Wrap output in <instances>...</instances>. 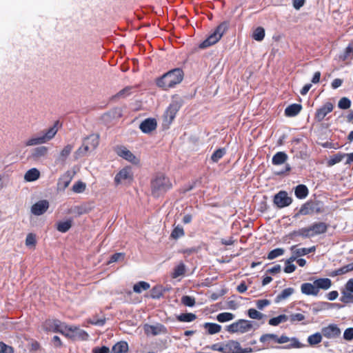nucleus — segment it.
<instances>
[{
    "mask_svg": "<svg viewBox=\"0 0 353 353\" xmlns=\"http://www.w3.org/2000/svg\"><path fill=\"white\" fill-rule=\"evenodd\" d=\"M165 292V289L162 285H156L151 290L150 296L154 299H160Z\"/></svg>",
    "mask_w": 353,
    "mask_h": 353,
    "instance_id": "473e14b6",
    "label": "nucleus"
},
{
    "mask_svg": "<svg viewBox=\"0 0 353 353\" xmlns=\"http://www.w3.org/2000/svg\"><path fill=\"white\" fill-rule=\"evenodd\" d=\"M185 272V266L183 263H180L178 265H176L173 270L172 276V278H177L181 275H183Z\"/></svg>",
    "mask_w": 353,
    "mask_h": 353,
    "instance_id": "58836bf2",
    "label": "nucleus"
},
{
    "mask_svg": "<svg viewBox=\"0 0 353 353\" xmlns=\"http://www.w3.org/2000/svg\"><path fill=\"white\" fill-rule=\"evenodd\" d=\"M196 318V316L193 313H183L177 316V319L181 322H192Z\"/></svg>",
    "mask_w": 353,
    "mask_h": 353,
    "instance_id": "a19ab883",
    "label": "nucleus"
},
{
    "mask_svg": "<svg viewBox=\"0 0 353 353\" xmlns=\"http://www.w3.org/2000/svg\"><path fill=\"white\" fill-rule=\"evenodd\" d=\"M351 105V101L347 97H342L339 103L338 107L342 110H346Z\"/></svg>",
    "mask_w": 353,
    "mask_h": 353,
    "instance_id": "3c124183",
    "label": "nucleus"
},
{
    "mask_svg": "<svg viewBox=\"0 0 353 353\" xmlns=\"http://www.w3.org/2000/svg\"><path fill=\"white\" fill-rule=\"evenodd\" d=\"M314 284L319 292V290H327L332 286V281L328 278H320L314 281Z\"/></svg>",
    "mask_w": 353,
    "mask_h": 353,
    "instance_id": "4be33fe9",
    "label": "nucleus"
},
{
    "mask_svg": "<svg viewBox=\"0 0 353 353\" xmlns=\"http://www.w3.org/2000/svg\"><path fill=\"white\" fill-rule=\"evenodd\" d=\"M334 105L332 103H325L322 107L316 110L315 119L319 122L323 121L325 116L332 111Z\"/></svg>",
    "mask_w": 353,
    "mask_h": 353,
    "instance_id": "4468645a",
    "label": "nucleus"
},
{
    "mask_svg": "<svg viewBox=\"0 0 353 353\" xmlns=\"http://www.w3.org/2000/svg\"><path fill=\"white\" fill-rule=\"evenodd\" d=\"M40 172L37 168H32L26 172L24 179L26 181H34L39 178Z\"/></svg>",
    "mask_w": 353,
    "mask_h": 353,
    "instance_id": "c756f323",
    "label": "nucleus"
},
{
    "mask_svg": "<svg viewBox=\"0 0 353 353\" xmlns=\"http://www.w3.org/2000/svg\"><path fill=\"white\" fill-rule=\"evenodd\" d=\"M295 250H296V254L299 255V256H304V255H306V254H307L309 253L314 252L315 251V247L312 246V247L309 248H295Z\"/></svg>",
    "mask_w": 353,
    "mask_h": 353,
    "instance_id": "8fccbe9b",
    "label": "nucleus"
},
{
    "mask_svg": "<svg viewBox=\"0 0 353 353\" xmlns=\"http://www.w3.org/2000/svg\"><path fill=\"white\" fill-rule=\"evenodd\" d=\"M264 37L265 30L262 27L256 28L252 34V38L257 41H262L264 39Z\"/></svg>",
    "mask_w": 353,
    "mask_h": 353,
    "instance_id": "79ce46f5",
    "label": "nucleus"
},
{
    "mask_svg": "<svg viewBox=\"0 0 353 353\" xmlns=\"http://www.w3.org/2000/svg\"><path fill=\"white\" fill-rule=\"evenodd\" d=\"M36 244V236L32 233L27 235L26 239V245L29 248L34 247Z\"/></svg>",
    "mask_w": 353,
    "mask_h": 353,
    "instance_id": "6e6d98bb",
    "label": "nucleus"
},
{
    "mask_svg": "<svg viewBox=\"0 0 353 353\" xmlns=\"http://www.w3.org/2000/svg\"><path fill=\"white\" fill-rule=\"evenodd\" d=\"M184 235V231L181 226L177 225L174 228L171 233V237L177 239Z\"/></svg>",
    "mask_w": 353,
    "mask_h": 353,
    "instance_id": "de8ad7c7",
    "label": "nucleus"
},
{
    "mask_svg": "<svg viewBox=\"0 0 353 353\" xmlns=\"http://www.w3.org/2000/svg\"><path fill=\"white\" fill-rule=\"evenodd\" d=\"M225 152L224 149H218L216 150L211 157V159L214 162H217L220 159H221L225 154Z\"/></svg>",
    "mask_w": 353,
    "mask_h": 353,
    "instance_id": "603ef678",
    "label": "nucleus"
},
{
    "mask_svg": "<svg viewBox=\"0 0 353 353\" xmlns=\"http://www.w3.org/2000/svg\"><path fill=\"white\" fill-rule=\"evenodd\" d=\"M0 353H14V349L3 342H0Z\"/></svg>",
    "mask_w": 353,
    "mask_h": 353,
    "instance_id": "13d9d810",
    "label": "nucleus"
},
{
    "mask_svg": "<svg viewBox=\"0 0 353 353\" xmlns=\"http://www.w3.org/2000/svg\"><path fill=\"white\" fill-rule=\"evenodd\" d=\"M48 148L46 146H39L33 149L31 157L34 160H39L48 154Z\"/></svg>",
    "mask_w": 353,
    "mask_h": 353,
    "instance_id": "393cba45",
    "label": "nucleus"
},
{
    "mask_svg": "<svg viewBox=\"0 0 353 353\" xmlns=\"http://www.w3.org/2000/svg\"><path fill=\"white\" fill-rule=\"evenodd\" d=\"M235 316L230 312H222L216 316V320L220 323L228 322L234 319Z\"/></svg>",
    "mask_w": 353,
    "mask_h": 353,
    "instance_id": "e433bc0d",
    "label": "nucleus"
},
{
    "mask_svg": "<svg viewBox=\"0 0 353 353\" xmlns=\"http://www.w3.org/2000/svg\"><path fill=\"white\" fill-rule=\"evenodd\" d=\"M353 292H350L346 289L341 291V296L340 301L344 303H353Z\"/></svg>",
    "mask_w": 353,
    "mask_h": 353,
    "instance_id": "f704fd0d",
    "label": "nucleus"
},
{
    "mask_svg": "<svg viewBox=\"0 0 353 353\" xmlns=\"http://www.w3.org/2000/svg\"><path fill=\"white\" fill-rule=\"evenodd\" d=\"M183 79V72L180 68H175L168 71L158 78L156 81L157 86L168 90L180 83Z\"/></svg>",
    "mask_w": 353,
    "mask_h": 353,
    "instance_id": "f257e3e1",
    "label": "nucleus"
},
{
    "mask_svg": "<svg viewBox=\"0 0 353 353\" xmlns=\"http://www.w3.org/2000/svg\"><path fill=\"white\" fill-rule=\"evenodd\" d=\"M86 188V185L85 183L82 181L76 182L72 187V190L75 193H81L83 192Z\"/></svg>",
    "mask_w": 353,
    "mask_h": 353,
    "instance_id": "49530a36",
    "label": "nucleus"
},
{
    "mask_svg": "<svg viewBox=\"0 0 353 353\" xmlns=\"http://www.w3.org/2000/svg\"><path fill=\"white\" fill-rule=\"evenodd\" d=\"M170 179L163 174H158L152 181V194L159 197L172 188Z\"/></svg>",
    "mask_w": 353,
    "mask_h": 353,
    "instance_id": "7ed1b4c3",
    "label": "nucleus"
},
{
    "mask_svg": "<svg viewBox=\"0 0 353 353\" xmlns=\"http://www.w3.org/2000/svg\"><path fill=\"white\" fill-rule=\"evenodd\" d=\"M225 353H245L246 351H243L240 343L236 341H229L225 344Z\"/></svg>",
    "mask_w": 353,
    "mask_h": 353,
    "instance_id": "6ab92c4d",
    "label": "nucleus"
},
{
    "mask_svg": "<svg viewBox=\"0 0 353 353\" xmlns=\"http://www.w3.org/2000/svg\"><path fill=\"white\" fill-rule=\"evenodd\" d=\"M124 257H125V254L123 253H121V252L115 253L111 256L110 260L109 261V263H114V262L123 261Z\"/></svg>",
    "mask_w": 353,
    "mask_h": 353,
    "instance_id": "bf43d9fd",
    "label": "nucleus"
},
{
    "mask_svg": "<svg viewBox=\"0 0 353 353\" xmlns=\"http://www.w3.org/2000/svg\"><path fill=\"white\" fill-rule=\"evenodd\" d=\"M66 188V179L63 176L61 177L57 183L58 192H64Z\"/></svg>",
    "mask_w": 353,
    "mask_h": 353,
    "instance_id": "052dcab7",
    "label": "nucleus"
},
{
    "mask_svg": "<svg viewBox=\"0 0 353 353\" xmlns=\"http://www.w3.org/2000/svg\"><path fill=\"white\" fill-rule=\"evenodd\" d=\"M285 252V250L283 248H276L271 250L267 256V259L269 260L274 259L280 256H282Z\"/></svg>",
    "mask_w": 353,
    "mask_h": 353,
    "instance_id": "c03bdc74",
    "label": "nucleus"
},
{
    "mask_svg": "<svg viewBox=\"0 0 353 353\" xmlns=\"http://www.w3.org/2000/svg\"><path fill=\"white\" fill-rule=\"evenodd\" d=\"M181 108V103L178 101H173L169 107L167 108L165 114H164V119L166 122L168 123H170L175 118V116L179 111V110Z\"/></svg>",
    "mask_w": 353,
    "mask_h": 353,
    "instance_id": "1a4fd4ad",
    "label": "nucleus"
},
{
    "mask_svg": "<svg viewBox=\"0 0 353 353\" xmlns=\"http://www.w3.org/2000/svg\"><path fill=\"white\" fill-rule=\"evenodd\" d=\"M181 303L185 306L192 307L195 305V299L190 296H183L181 298Z\"/></svg>",
    "mask_w": 353,
    "mask_h": 353,
    "instance_id": "864d4df0",
    "label": "nucleus"
},
{
    "mask_svg": "<svg viewBox=\"0 0 353 353\" xmlns=\"http://www.w3.org/2000/svg\"><path fill=\"white\" fill-rule=\"evenodd\" d=\"M302 110V105L298 103H293L288 105L285 110V114L288 117H295Z\"/></svg>",
    "mask_w": 353,
    "mask_h": 353,
    "instance_id": "5701e85b",
    "label": "nucleus"
},
{
    "mask_svg": "<svg viewBox=\"0 0 353 353\" xmlns=\"http://www.w3.org/2000/svg\"><path fill=\"white\" fill-rule=\"evenodd\" d=\"M292 202L291 197L288 196L285 191H280L274 197V203L279 208L290 205Z\"/></svg>",
    "mask_w": 353,
    "mask_h": 353,
    "instance_id": "0eeeda50",
    "label": "nucleus"
},
{
    "mask_svg": "<svg viewBox=\"0 0 353 353\" xmlns=\"http://www.w3.org/2000/svg\"><path fill=\"white\" fill-rule=\"evenodd\" d=\"M144 330L147 334H152L153 336L165 334L167 332L166 327L160 323L156 325L146 324L144 326Z\"/></svg>",
    "mask_w": 353,
    "mask_h": 353,
    "instance_id": "f8f14e48",
    "label": "nucleus"
},
{
    "mask_svg": "<svg viewBox=\"0 0 353 353\" xmlns=\"http://www.w3.org/2000/svg\"><path fill=\"white\" fill-rule=\"evenodd\" d=\"M301 291L305 295L317 296L319 294L318 290L314 284V281L311 283H304L301 286Z\"/></svg>",
    "mask_w": 353,
    "mask_h": 353,
    "instance_id": "aec40b11",
    "label": "nucleus"
},
{
    "mask_svg": "<svg viewBox=\"0 0 353 353\" xmlns=\"http://www.w3.org/2000/svg\"><path fill=\"white\" fill-rule=\"evenodd\" d=\"M343 339L348 341L353 340V327L347 328L344 331Z\"/></svg>",
    "mask_w": 353,
    "mask_h": 353,
    "instance_id": "680f3d73",
    "label": "nucleus"
},
{
    "mask_svg": "<svg viewBox=\"0 0 353 353\" xmlns=\"http://www.w3.org/2000/svg\"><path fill=\"white\" fill-rule=\"evenodd\" d=\"M149 288L150 284L145 281H139L133 286V290L136 293H141L142 290H147Z\"/></svg>",
    "mask_w": 353,
    "mask_h": 353,
    "instance_id": "ea45409f",
    "label": "nucleus"
},
{
    "mask_svg": "<svg viewBox=\"0 0 353 353\" xmlns=\"http://www.w3.org/2000/svg\"><path fill=\"white\" fill-rule=\"evenodd\" d=\"M210 349L214 351H218V352H223V353H225V344L224 345H221V344H219V343L213 344L210 347Z\"/></svg>",
    "mask_w": 353,
    "mask_h": 353,
    "instance_id": "338daca9",
    "label": "nucleus"
},
{
    "mask_svg": "<svg viewBox=\"0 0 353 353\" xmlns=\"http://www.w3.org/2000/svg\"><path fill=\"white\" fill-rule=\"evenodd\" d=\"M253 327L250 321L245 319H239L237 321L227 325L225 330L230 333H241L243 334L249 332Z\"/></svg>",
    "mask_w": 353,
    "mask_h": 353,
    "instance_id": "423d86ee",
    "label": "nucleus"
},
{
    "mask_svg": "<svg viewBox=\"0 0 353 353\" xmlns=\"http://www.w3.org/2000/svg\"><path fill=\"white\" fill-rule=\"evenodd\" d=\"M290 320L291 322L294 323L296 321H301L305 319V316L302 314L297 313V314H292L290 316Z\"/></svg>",
    "mask_w": 353,
    "mask_h": 353,
    "instance_id": "e2e57ef3",
    "label": "nucleus"
},
{
    "mask_svg": "<svg viewBox=\"0 0 353 353\" xmlns=\"http://www.w3.org/2000/svg\"><path fill=\"white\" fill-rule=\"evenodd\" d=\"M92 352L93 353H109L110 349H109V347H108L106 346H102L101 347H97L92 350Z\"/></svg>",
    "mask_w": 353,
    "mask_h": 353,
    "instance_id": "774afa93",
    "label": "nucleus"
},
{
    "mask_svg": "<svg viewBox=\"0 0 353 353\" xmlns=\"http://www.w3.org/2000/svg\"><path fill=\"white\" fill-rule=\"evenodd\" d=\"M203 327L207 329L208 334H214L219 332L221 330V326L216 323H205Z\"/></svg>",
    "mask_w": 353,
    "mask_h": 353,
    "instance_id": "2f4dec72",
    "label": "nucleus"
},
{
    "mask_svg": "<svg viewBox=\"0 0 353 353\" xmlns=\"http://www.w3.org/2000/svg\"><path fill=\"white\" fill-rule=\"evenodd\" d=\"M322 336H323V334L319 332L313 334L308 336L307 342L310 345H317L321 342Z\"/></svg>",
    "mask_w": 353,
    "mask_h": 353,
    "instance_id": "4c0bfd02",
    "label": "nucleus"
},
{
    "mask_svg": "<svg viewBox=\"0 0 353 353\" xmlns=\"http://www.w3.org/2000/svg\"><path fill=\"white\" fill-rule=\"evenodd\" d=\"M345 154L338 153L334 155L328 161L329 165H334L336 163L341 162L345 157Z\"/></svg>",
    "mask_w": 353,
    "mask_h": 353,
    "instance_id": "09e8293b",
    "label": "nucleus"
},
{
    "mask_svg": "<svg viewBox=\"0 0 353 353\" xmlns=\"http://www.w3.org/2000/svg\"><path fill=\"white\" fill-rule=\"evenodd\" d=\"M61 125L59 121H55L52 126L41 131L38 134L27 140L25 145L33 146L48 142L54 137Z\"/></svg>",
    "mask_w": 353,
    "mask_h": 353,
    "instance_id": "f03ea898",
    "label": "nucleus"
},
{
    "mask_svg": "<svg viewBox=\"0 0 353 353\" xmlns=\"http://www.w3.org/2000/svg\"><path fill=\"white\" fill-rule=\"evenodd\" d=\"M157 123L155 119L148 118L143 121L140 125V130L145 134L150 133L157 128Z\"/></svg>",
    "mask_w": 353,
    "mask_h": 353,
    "instance_id": "ddd939ff",
    "label": "nucleus"
},
{
    "mask_svg": "<svg viewBox=\"0 0 353 353\" xmlns=\"http://www.w3.org/2000/svg\"><path fill=\"white\" fill-rule=\"evenodd\" d=\"M312 236L326 232L328 225L324 222H317L310 225Z\"/></svg>",
    "mask_w": 353,
    "mask_h": 353,
    "instance_id": "f3484780",
    "label": "nucleus"
},
{
    "mask_svg": "<svg viewBox=\"0 0 353 353\" xmlns=\"http://www.w3.org/2000/svg\"><path fill=\"white\" fill-rule=\"evenodd\" d=\"M132 173L130 168L126 167L121 170L114 177V182L117 185L123 183L126 181H131Z\"/></svg>",
    "mask_w": 353,
    "mask_h": 353,
    "instance_id": "9b49d317",
    "label": "nucleus"
},
{
    "mask_svg": "<svg viewBox=\"0 0 353 353\" xmlns=\"http://www.w3.org/2000/svg\"><path fill=\"white\" fill-rule=\"evenodd\" d=\"M334 304L328 302H318L312 304V312L316 314L322 310H327L334 308Z\"/></svg>",
    "mask_w": 353,
    "mask_h": 353,
    "instance_id": "b1692460",
    "label": "nucleus"
},
{
    "mask_svg": "<svg viewBox=\"0 0 353 353\" xmlns=\"http://www.w3.org/2000/svg\"><path fill=\"white\" fill-rule=\"evenodd\" d=\"M288 158L287 154L284 152H278L273 156L272 163L273 165H279L285 163Z\"/></svg>",
    "mask_w": 353,
    "mask_h": 353,
    "instance_id": "bb28decb",
    "label": "nucleus"
},
{
    "mask_svg": "<svg viewBox=\"0 0 353 353\" xmlns=\"http://www.w3.org/2000/svg\"><path fill=\"white\" fill-rule=\"evenodd\" d=\"M289 319V317L285 314H281L276 317L272 318L269 320V325L272 326H276L281 323H284Z\"/></svg>",
    "mask_w": 353,
    "mask_h": 353,
    "instance_id": "c9c22d12",
    "label": "nucleus"
},
{
    "mask_svg": "<svg viewBox=\"0 0 353 353\" xmlns=\"http://www.w3.org/2000/svg\"><path fill=\"white\" fill-rule=\"evenodd\" d=\"M99 143V137L98 134H92L83 139V144L76 152V158L83 157L93 152Z\"/></svg>",
    "mask_w": 353,
    "mask_h": 353,
    "instance_id": "20e7f679",
    "label": "nucleus"
},
{
    "mask_svg": "<svg viewBox=\"0 0 353 353\" xmlns=\"http://www.w3.org/2000/svg\"><path fill=\"white\" fill-rule=\"evenodd\" d=\"M314 212H319V210H315L314 205L312 203L307 202L301 206L299 212L294 215V217L296 218L299 215L312 214Z\"/></svg>",
    "mask_w": 353,
    "mask_h": 353,
    "instance_id": "412c9836",
    "label": "nucleus"
},
{
    "mask_svg": "<svg viewBox=\"0 0 353 353\" xmlns=\"http://www.w3.org/2000/svg\"><path fill=\"white\" fill-rule=\"evenodd\" d=\"M248 315L250 319L256 320H261L265 316V314L254 308H250L248 310Z\"/></svg>",
    "mask_w": 353,
    "mask_h": 353,
    "instance_id": "37998d69",
    "label": "nucleus"
},
{
    "mask_svg": "<svg viewBox=\"0 0 353 353\" xmlns=\"http://www.w3.org/2000/svg\"><path fill=\"white\" fill-rule=\"evenodd\" d=\"M294 290L292 288H288L284 289L279 294L276 296V302L288 299L294 293Z\"/></svg>",
    "mask_w": 353,
    "mask_h": 353,
    "instance_id": "72a5a7b5",
    "label": "nucleus"
},
{
    "mask_svg": "<svg viewBox=\"0 0 353 353\" xmlns=\"http://www.w3.org/2000/svg\"><path fill=\"white\" fill-rule=\"evenodd\" d=\"M45 327L47 330L54 332H60L62 335L66 336V327L64 328L61 327V322L59 320H48L45 323Z\"/></svg>",
    "mask_w": 353,
    "mask_h": 353,
    "instance_id": "2eb2a0df",
    "label": "nucleus"
},
{
    "mask_svg": "<svg viewBox=\"0 0 353 353\" xmlns=\"http://www.w3.org/2000/svg\"><path fill=\"white\" fill-rule=\"evenodd\" d=\"M117 153L119 156L123 157V159L130 162H132L133 163H137V159L136 157L125 147L117 148Z\"/></svg>",
    "mask_w": 353,
    "mask_h": 353,
    "instance_id": "a211bd4d",
    "label": "nucleus"
},
{
    "mask_svg": "<svg viewBox=\"0 0 353 353\" xmlns=\"http://www.w3.org/2000/svg\"><path fill=\"white\" fill-rule=\"evenodd\" d=\"M279 339V336L276 334H265L261 336L259 341L261 343H265L270 339L274 340L275 342L277 343V339Z\"/></svg>",
    "mask_w": 353,
    "mask_h": 353,
    "instance_id": "5fc2aeb1",
    "label": "nucleus"
},
{
    "mask_svg": "<svg viewBox=\"0 0 353 353\" xmlns=\"http://www.w3.org/2000/svg\"><path fill=\"white\" fill-rule=\"evenodd\" d=\"M128 350V343L125 341H120L113 345L111 353H125Z\"/></svg>",
    "mask_w": 353,
    "mask_h": 353,
    "instance_id": "c85d7f7f",
    "label": "nucleus"
},
{
    "mask_svg": "<svg viewBox=\"0 0 353 353\" xmlns=\"http://www.w3.org/2000/svg\"><path fill=\"white\" fill-rule=\"evenodd\" d=\"M308 194V189L305 185H299L295 188V195L298 199H304Z\"/></svg>",
    "mask_w": 353,
    "mask_h": 353,
    "instance_id": "7c9ffc66",
    "label": "nucleus"
},
{
    "mask_svg": "<svg viewBox=\"0 0 353 353\" xmlns=\"http://www.w3.org/2000/svg\"><path fill=\"white\" fill-rule=\"evenodd\" d=\"M290 236L292 237L299 236H302L303 238H310V237H312V234L311 233L310 228L309 226L307 228H301L296 231H293L290 234Z\"/></svg>",
    "mask_w": 353,
    "mask_h": 353,
    "instance_id": "cd10ccee",
    "label": "nucleus"
},
{
    "mask_svg": "<svg viewBox=\"0 0 353 353\" xmlns=\"http://www.w3.org/2000/svg\"><path fill=\"white\" fill-rule=\"evenodd\" d=\"M270 303L271 302L268 299H259L256 301V305L259 310H263L264 307L270 305Z\"/></svg>",
    "mask_w": 353,
    "mask_h": 353,
    "instance_id": "4d7b16f0",
    "label": "nucleus"
},
{
    "mask_svg": "<svg viewBox=\"0 0 353 353\" xmlns=\"http://www.w3.org/2000/svg\"><path fill=\"white\" fill-rule=\"evenodd\" d=\"M49 208V203L46 200H41L34 203L31 208L33 214L39 216L43 214Z\"/></svg>",
    "mask_w": 353,
    "mask_h": 353,
    "instance_id": "dca6fc26",
    "label": "nucleus"
},
{
    "mask_svg": "<svg viewBox=\"0 0 353 353\" xmlns=\"http://www.w3.org/2000/svg\"><path fill=\"white\" fill-rule=\"evenodd\" d=\"M323 336L327 339H334L341 335V330L336 324H330L321 330Z\"/></svg>",
    "mask_w": 353,
    "mask_h": 353,
    "instance_id": "9d476101",
    "label": "nucleus"
},
{
    "mask_svg": "<svg viewBox=\"0 0 353 353\" xmlns=\"http://www.w3.org/2000/svg\"><path fill=\"white\" fill-rule=\"evenodd\" d=\"M89 335L88 334L76 326H68V338L72 340H87Z\"/></svg>",
    "mask_w": 353,
    "mask_h": 353,
    "instance_id": "6e6552de",
    "label": "nucleus"
},
{
    "mask_svg": "<svg viewBox=\"0 0 353 353\" xmlns=\"http://www.w3.org/2000/svg\"><path fill=\"white\" fill-rule=\"evenodd\" d=\"M121 116V110L119 109H113L102 116V119L104 122H110L112 119H118Z\"/></svg>",
    "mask_w": 353,
    "mask_h": 353,
    "instance_id": "a878e982",
    "label": "nucleus"
},
{
    "mask_svg": "<svg viewBox=\"0 0 353 353\" xmlns=\"http://www.w3.org/2000/svg\"><path fill=\"white\" fill-rule=\"evenodd\" d=\"M290 343L284 346L285 349H292V348H301L305 345L301 343L298 339L296 337H292L290 339Z\"/></svg>",
    "mask_w": 353,
    "mask_h": 353,
    "instance_id": "a18cd8bd",
    "label": "nucleus"
},
{
    "mask_svg": "<svg viewBox=\"0 0 353 353\" xmlns=\"http://www.w3.org/2000/svg\"><path fill=\"white\" fill-rule=\"evenodd\" d=\"M295 248V245H293L290 248V250L292 252V255L285 261V263H292L294 261L296 260L298 257H299V255L296 254Z\"/></svg>",
    "mask_w": 353,
    "mask_h": 353,
    "instance_id": "0e129e2a",
    "label": "nucleus"
},
{
    "mask_svg": "<svg viewBox=\"0 0 353 353\" xmlns=\"http://www.w3.org/2000/svg\"><path fill=\"white\" fill-rule=\"evenodd\" d=\"M228 28V22L221 23L214 30V32L210 34L205 40H204L200 45V48H206L210 46H212L217 43L223 34L226 32Z\"/></svg>",
    "mask_w": 353,
    "mask_h": 353,
    "instance_id": "39448f33",
    "label": "nucleus"
},
{
    "mask_svg": "<svg viewBox=\"0 0 353 353\" xmlns=\"http://www.w3.org/2000/svg\"><path fill=\"white\" fill-rule=\"evenodd\" d=\"M353 55V46L349 45L345 50L343 59H347Z\"/></svg>",
    "mask_w": 353,
    "mask_h": 353,
    "instance_id": "69168bd1",
    "label": "nucleus"
}]
</instances>
